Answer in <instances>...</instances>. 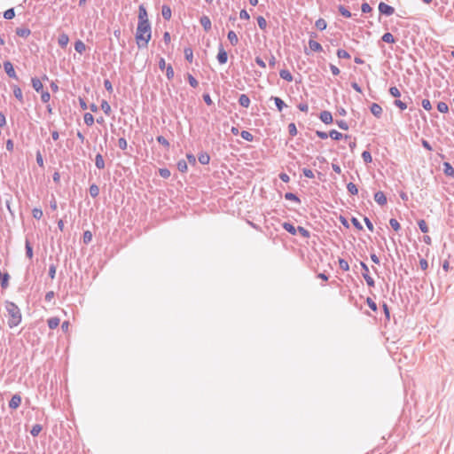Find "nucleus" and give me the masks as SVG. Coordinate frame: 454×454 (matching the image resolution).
<instances>
[{
	"instance_id": "f257e3e1",
	"label": "nucleus",
	"mask_w": 454,
	"mask_h": 454,
	"mask_svg": "<svg viewBox=\"0 0 454 454\" xmlns=\"http://www.w3.org/2000/svg\"><path fill=\"white\" fill-rule=\"evenodd\" d=\"M136 41L139 49L147 47L152 37V28L150 21L138 22L136 31Z\"/></svg>"
},
{
	"instance_id": "f03ea898",
	"label": "nucleus",
	"mask_w": 454,
	"mask_h": 454,
	"mask_svg": "<svg viewBox=\"0 0 454 454\" xmlns=\"http://www.w3.org/2000/svg\"><path fill=\"white\" fill-rule=\"evenodd\" d=\"M5 309L10 317L8 319V326L10 328L18 326L22 319L20 308L14 302L7 301L5 302Z\"/></svg>"
},
{
	"instance_id": "7ed1b4c3",
	"label": "nucleus",
	"mask_w": 454,
	"mask_h": 454,
	"mask_svg": "<svg viewBox=\"0 0 454 454\" xmlns=\"http://www.w3.org/2000/svg\"><path fill=\"white\" fill-rule=\"evenodd\" d=\"M360 265L363 270L362 275H363V278H364V280L366 281V284L370 287H374L375 281L369 274V268H368L367 264L364 262H360Z\"/></svg>"
},
{
	"instance_id": "20e7f679",
	"label": "nucleus",
	"mask_w": 454,
	"mask_h": 454,
	"mask_svg": "<svg viewBox=\"0 0 454 454\" xmlns=\"http://www.w3.org/2000/svg\"><path fill=\"white\" fill-rule=\"evenodd\" d=\"M379 12L380 15L391 16L395 13V8L387 4L384 2L379 4Z\"/></svg>"
},
{
	"instance_id": "39448f33",
	"label": "nucleus",
	"mask_w": 454,
	"mask_h": 454,
	"mask_svg": "<svg viewBox=\"0 0 454 454\" xmlns=\"http://www.w3.org/2000/svg\"><path fill=\"white\" fill-rule=\"evenodd\" d=\"M216 59H217L219 64H221V65L225 64L228 60V54H227L226 51L224 50L222 43L219 44Z\"/></svg>"
},
{
	"instance_id": "423d86ee",
	"label": "nucleus",
	"mask_w": 454,
	"mask_h": 454,
	"mask_svg": "<svg viewBox=\"0 0 454 454\" xmlns=\"http://www.w3.org/2000/svg\"><path fill=\"white\" fill-rule=\"evenodd\" d=\"M4 68L9 77L18 79L13 65L10 61L4 62Z\"/></svg>"
},
{
	"instance_id": "0eeeda50",
	"label": "nucleus",
	"mask_w": 454,
	"mask_h": 454,
	"mask_svg": "<svg viewBox=\"0 0 454 454\" xmlns=\"http://www.w3.org/2000/svg\"><path fill=\"white\" fill-rule=\"evenodd\" d=\"M319 119L321 121H323L325 124H331L333 121V115L331 112L324 110L319 114Z\"/></svg>"
},
{
	"instance_id": "6e6552de",
	"label": "nucleus",
	"mask_w": 454,
	"mask_h": 454,
	"mask_svg": "<svg viewBox=\"0 0 454 454\" xmlns=\"http://www.w3.org/2000/svg\"><path fill=\"white\" fill-rule=\"evenodd\" d=\"M21 403V396L18 394H15L12 396L11 400L9 401V408L15 410L18 407H20Z\"/></svg>"
},
{
	"instance_id": "1a4fd4ad",
	"label": "nucleus",
	"mask_w": 454,
	"mask_h": 454,
	"mask_svg": "<svg viewBox=\"0 0 454 454\" xmlns=\"http://www.w3.org/2000/svg\"><path fill=\"white\" fill-rule=\"evenodd\" d=\"M149 21L147 11L144 4H140L138 8V22Z\"/></svg>"
},
{
	"instance_id": "9d476101",
	"label": "nucleus",
	"mask_w": 454,
	"mask_h": 454,
	"mask_svg": "<svg viewBox=\"0 0 454 454\" xmlns=\"http://www.w3.org/2000/svg\"><path fill=\"white\" fill-rule=\"evenodd\" d=\"M200 23L203 27V28L206 32H208L211 30L212 24H211L210 19L207 16H206V15L201 16L200 19Z\"/></svg>"
},
{
	"instance_id": "9b49d317",
	"label": "nucleus",
	"mask_w": 454,
	"mask_h": 454,
	"mask_svg": "<svg viewBox=\"0 0 454 454\" xmlns=\"http://www.w3.org/2000/svg\"><path fill=\"white\" fill-rule=\"evenodd\" d=\"M374 200L380 206L386 205L387 201L386 195L381 191H379V192H375Z\"/></svg>"
},
{
	"instance_id": "f8f14e48",
	"label": "nucleus",
	"mask_w": 454,
	"mask_h": 454,
	"mask_svg": "<svg viewBox=\"0 0 454 454\" xmlns=\"http://www.w3.org/2000/svg\"><path fill=\"white\" fill-rule=\"evenodd\" d=\"M68 43H69V36H68V35L64 33V32L61 33L59 35V37H58V43H59V45L62 49H64V48H66L67 46Z\"/></svg>"
},
{
	"instance_id": "ddd939ff",
	"label": "nucleus",
	"mask_w": 454,
	"mask_h": 454,
	"mask_svg": "<svg viewBox=\"0 0 454 454\" xmlns=\"http://www.w3.org/2000/svg\"><path fill=\"white\" fill-rule=\"evenodd\" d=\"M371 113L377 118H380L382 115V107L377 104L372 103L370 106Z\"/></svg>"
},
{
	"instance_id": "4468645a",
	"label": "nucleus",
	"mask_w": 454,
	"mask_h": 454,
	"mask_svg": "<svg viewBox=\"0 0 454 454\" xmlns=\"http://www.w3.org/2000/svg\"><path fill=\"white\" fill-rule=\"evenodd\" d=\"M443 173L445 176L450 177H454V168L451 166L450 162H443Z\"/></svg>"
},
{
	"instance_id": "2eb2a0df",
	"label": "nucleus",
	"mask_w": 454,
	"mask_h": 454,
	"mask_svg": "<svg viewBox=\"0 0 454 454\" xmlns=\"http://www.w3.org/2000/svg\"><path fill=\"white\" fill-rule=\"evenodd\" d=\"M309 46L311 51H316V52L323 51L322 45L318 42L315 41L314 39L309 40Z\"/></svg>"
},
{
	"instance_id": "dca6fc26",
	"label": "nucleus",
	"mask_w": 454,
	"mask_h": 454,
	"mask_svg": "<svg viewBox=\"0 0 454 454\" xmlns=\"http://www.w3.org/2000/svg\"><path fill=\"white\" fill-rule=\"evenodd\" d=\"M270 99L274 101L278 111L281 112L285 107H286V103L280 98L272 96Z\"/></svg>"
},
{
	"instance_id": "f3484780",
	"label": "nucleus",
	"mask_w": 454,
	"mask_h": 454,
	"mask_svg": "<svg viewBox=\"0 0 454 454\" xmlns=\"http://www.w3.org/2000/svg\"><path fill=\"white\" fill-rule=\"evenodd\" d=\"M329 137L333 140H340L342 137H345L346 139L350 137V136L348 135L343 136L340 132L337 131L336 129H332L329 132Z\"/></svg>"
},
{
	"instance_id": "a211bd4d",
	"label": "nucleus",
	"mask_w": 454,
	"mask_h": 454,
	"mask_svg": "<svg viewBox=\"0 0 454 454\" xmlns=\"http://www.w3.org/2000/svg\"><path fill=\"white\" fill-rule=\"evenodd\" d=\"M31 83H32V86L34 88V90L37 92L39 91H42L43 89V83L41 82V80L37 77H33L31 79Z\"/></svg>"
},
{
	"instance_id": "6ab92c4d",
	"label": "nucleus",
	"mask_w": 454,
	"mask_h": 454,
	"mask_svg": "<svg viewBox=\"0 0 454 454\" xmlns=\"http://www.w3.org/2000/svg\"><path fill=\"white\" fill-rule=\"evenodd\" d=\"M15 33L18 36L27 38L31 34V31L27 27H17Z\"/></svg>"
},
{
	"instance_id": "aec40b11",
	"label": "nucleus",
	"mask_w": 454,
	"mask_h": 454,
	"mask_svg": "<svg viewBox=\"0 0 454 454\" xmlns=\"http://www.w3.org/2000/svg\"><path fill=\"white\" fill-rule=\"evenodd\" d=\"M282 227L285 231H286L287 232H289L292 235H295L297 233V228H295L294 225L291 223L285 222L282 224Z\"/></svg>"
},
{
	"instance_id": "412c9836",
	"label": "nucleus",
	"mask_w": 454,
	"mask_h": 454,
	"mask_svg": "<svg viewBox=\"0 0 454 454\" xmlns=\"http://www.w3.org/2000/svg\"><path fill=\"white\" fill-rule=\"evenodd\" d=\"M161 14L164 20H169L172 15L171 8L166 4L162 5Z\"/></svg>"
},
{
	"instance_id": "4be33fe9",
	"label": "nucleus",
	"mask_w": 454,
	"mask_h": 454,
	"mask_svg": "<svg viewBox=\"0 0 454 454\" xmlns=\"http://www.w3.org/2000/svg\"><path fill=\"white\" fill-rule=\"evenodd\" d=\"M227 38L232 46H236L239 43V38L236 33L232 30L228 32Z\"/></svg>"
},
{
	"instance_id": "5701e85b",
	"label": "nucleus",
	"mask_w": 454,
	"mask_h": 454,
	"mask_svg": "<svg viewBox=\"0 0 454 454\" xmlns=\"http://www.w3.org/2000/svg\"><path fill=\"white\" fill-rule=\"evenodd\" d=\"M198 160L202 165H207L210 161V156L207 153H200L198 156Z\"/></svg>"
},
{
	"instance_id": "b1692460",
	"label": "nucleus",
	"mask_w": 454,
	"mask_h": 454,
	"mask_svg": "<svg viewBox=\"0 0 454 454\" xmlns=\"http://www.w3.org/2000/svg\"><path fill=\"white\" fill-rule=\"evenodd\" d=\"M239 103L241 106L243 107H248L251 101H250V98L246 94H241L239 98Z\"/></svg>"
},
{
	"instance_id": "393cba45",
	"label": "nucleus",
	"mask_w": 454,
	"mask_h": 454,
	"mask_svg": "<svg viewBox=\"0 0 454 454\" xmlns=\"http://www.w3.org/2000/svg\"><path fill=\"white\" fill-rule=\"evenodd\" d=\"M25 250H26V256L29 259H32L33 255H34L33 247H32V245H31L30 241L28 240V239H26V241H25Z\"/></svg>"
},
{
	"instance_id": "a878e982",
	"label": "nucleus",
	"mask_w": 454,
	"mask_h": 454,
	"mask_svg": "<svg viewBox=\"0 0 454 454\" xmlns=\"http://www.w3.org/2000/svg\"><path fill=\"white\" fill-rule=\"evenodd\" d=\"M13 95L20 102L23 103L22 90L18 85H12Z\"/></svg>"
},
{
	"instance_id": "bb28decb",
	"label": "nucleus",
	"mask_w": 454,
	"mask_h": 454,
	"mask_svg": "<svg viewBox=\"0 0 454 454\" xmlns=\"http://www.w3.org/2000/svg\"><path fill=\"white\" fill-rule=\"evenodd\" d=\"M74 50L82 54L86 50V45L82 40H77L74 43Z\"/></svg>"
},
{
	"instance_id": "cd10ccee",
	"label": "nucleus",
	"mask_w": 454,
	"mask_h": 454,
	"mask_svg": "<svg viewBox=\"0 0 454 454\" xmlns=\"http://www.w3.org/2000/svg\"><path fill=\"white\" fill-rule=\"evenodd\" d=\"M59 317H50L48 320H47V324H48V326L50 329H55L59 326Z\"/></svg>"
},
{
	"instance_id": "c85d7f7f",
	"label": "nucleus",
	"mask_w": 454,
	"mask_h": 454,
	"mask_svg": "<svg viewBox=\"0 0 454 454\" xmlns=\"http://www.w3.org/2000/svg\"><path fill=\"white\" fill-rule=\"evenodd\" d=\"M279 76L285 80V81H287V82H292L293 81V75L292 74L289 72V70L287 69H282L280 70L279 72Z\"/></svg>"
},
{
	"instance_id": "c756f323",
	"label": "nucleus",
	"mask_w": 454,
	"mask_h": 454,
	"mask_svg": "<svg viewBox=\"0 0 454 454\" xmlns=\"http://www.w3.org/2000/svg\"><path fill=\"white\" fill-rule=\"evenodd\" d=\"M95 165L99 169H103L105 168V161L100 153H98L95 157Z\"/></svg>"
},
{
	"instance_id": "7c9ffc66",
	"label": "nucleus",
	"mask_w": 454,
	"mask_h": 454,
	"mask_svg": "<svg viewBox=\"0 0 454 454\" xmlns=\"http://www.w3.org/2000/svg\"><path fill=\"white\" fill-rule=\"evenodd\" d=\"M315 26L318 30L323 31L326 28L327 23L325 20H324L323 18H319L318 20H316Z\"/></svg>"
},
{
	"instance_id": "2f4dec72",
	"label": "nucleus",
	"mask_w": 454,
	"mask_h": 454,
	"mask_svg": "<svg viewBox=\"0 0 454 454\" xmlns=\"http://www.w3.org/2000/svg\"><path fill=\"white\" fill-rule=\"evenodd\" d=\"M89 192L92 198H96L99 194V187L96 184H92L89 188Z\"/></svg>"
},
{
	"instance_id": "473e14b6",
	"label": "nucleus",
	"mask_w": 454,
	"mask_h": 454,
	"mask_svg": "<svg viewBox=\"0 0 454 454\" xmlns=\"http://www.w3.org/2000/svg\"><path fill=\"white\" fill-rule=\"evenodd\" d=\"M381 40L387 43H394L395 42L394 35L389 32L385 33L382 35Z\"/></svg>"
},
{
	"instance_id": "72a5a7b5",
	"label": "nucleus",
	"mask_w": 454,
	"mask_h": 454,
	"mask_svg": "<svg viewBox=\"0 0 454 454\" xmlns=\"http://www.w3.org/2000/svg\"><path fill=\"white\" fill-rule=\"evenodd\" d=\"M184 53L185 59L189 63H192V60H193V51H192V48H190V47L185 48L184 51Z\"/></svg>"
},
{
	"instance_id": "f704fd0d",
	"label": "nucleus",
	"mask_w": 454,
	"mask_h": 454,
	"mask_svg": "<svg viewBox=\"0 0 454 454\" xmlns=\"http://www.w3.org/2000/svg\"><path fill=\"white\" fill-rule=\"evenodd\" d=\"M339 12L345 18H351L352 14L351 12L344 6V5H339L338 6Z\"/></svg>"
},
{
	"instance_id": "c9c22d12",
	"label": "nucleus",
	"mask_w": 454,
	"mask_h": 454,
	"mask_svg": "<svg viewBox=\"0 0 454 454\" xmlns=\"http://www.w3.org/2000/svg\"><path fill=\"white\" fill-rule=\"evenodd\" d=\"M284 197L286 200H292L296 203H301V200L299 199V197L293 192H286Z\"/></svg>"
},
{
	"instance_id": "e433bc0d",
	"label": "nucleus",
	"mask_w": 454,
	"mask_h": 454,
	"mask_svg": "<svg viewBox=\"0 0 454 454\" xmlns=\"http://www.w3.org/2000/svg\"><path fill=\"white\" fill-rule=\"evenodd\" d=\"M42 429L43 427L40 424H35L30 430V434L32 436L35 437L40 434Z\"/></svg>"
},
{
	"instance_id": "4c0bfd02",
	"label": "nucleus",
	"mask_w": 454,
	"mask_h": 454,
	"mask_svg": "<svg viewBox=\"0 0 454 454\" xmlns=\"http://www.w3.org/2000/svg\"><path fill=\"white\" fill-rule=\"evenodd\" d=\"M83 119L87 126H92L94 124V117L90 113H85Z\"/></svg>"
},
{
	"instance_id": "58836bf2",
	"label": "nucleus",
	"mask_w": 454,
	"mask_h": 454,
	"mask_svg": "<svg viewBox=\"0 0 454 454\" xmlns=\"http://www.w3.org/2000/svg\"><path fill=\"white\" fill-rule=\"evenodd\" d=\"M240 137L246 140V141H248V142H252L254 140V136L252 133H250L249 131L247 130H242L240 132Z\"/></svg>"
},
{
	"instance_id": "ea45409f",
	"label": "nucleus",
	"mask_w": 454,
	"mask_h": 454,
	"mask_svg": "<svg viewBox=\"0 0 454 454\" xmlns=\"http://www.w3.org/2000/svg\"><path fill=\"white\" fill-rule=\"evenodd\" d=\"M437 110L440 113L446 114L449 112V106L445 102L441 101V102H438V104H437Z\"/></svg>"
},
{
	"instance_id": "a19ab883",
	"label": "nucleus",
	"mask_w": 454,
	"mask_h": 454,
	"mask_svg": "<svg viewBox=\"0 0 454 454\" xmlns=\"http://www.w3.org/2000/svg\"><path fill=\"white\" fill-rule=\"evenodd\" d=\"M187 80H188V82L189 84L192 87V88H197L199 86V82L196 80V78L191 74H187Z\"/></svg>"
},
{
	"instance_id": "79ce46f5",
	"label": "nucleus",
	"mask_w": 454,
	"mask_h": 454,
	"mask_svg": "<svg viewBox=\"0 0 454 454\" xmlns=\"http://www.w3.org/2000/svg\"><path fill=\"white\" fill-rule=\"evenodd\" d=\"M176 167H177V169L182 173H184L187 171V163L184 160H178Z\"/></svg>"
},
{
	"instance_id": "37998d69",
	"label": "nucleus",
	"mask_w": 454,
	"mask_h": 454,
	"mask_svg": "<svg viewBox=\"0 0 454 454\" xmlns=\"http://www.w3.org/2000/svg\"><path fill=\"white\" fill-rule=\"evenodd\" d=\"M101 109L106 115H109L111 113V106L106 100L101 102Z\"/></svg>"
},
{
	"instance_id": "c03bdc74",
	"label": "nucleus",
	"mask_w": 454,
	"mask_h": 454,
	"mask_svg": "<svg viewBox=\"0 0 454 454\" xmlns=\"http://www.w3.org/2000/svg\"><path fill=\"white\" fill-rule=\"evenodd\" d=\"M418 225H419V230L423 232V233H427L428 232V226L426 223V221L424 219H420L418 221Z\"/></svg>"
},
{
	"instance_id": "a18cd8bd",
	"label": "nucleus",
	"mask_w": 454,
	"mask_h": 454,
	"mask_svg": "<svg viewBox=\"0 0 454 454\" xmlns=\"http://www.w3.org/2000/svg\"><path fill=\"white\" fill-rule=\"evenodd\" d=\"M347 189H348V192L352 195H356L358 193V189H357L356 185L353 183H348L347 184Z\"/></svg>"
},
{
	"instance_id": "49530a36",
	"label": "nucleus",
	"mask_w": 454,
	"mask_h": 454,
	"mask_svg": "<svg viewBox=\"0 0 454 454\" xmlns=\"http://www.w3.org/2000/svg\"><path fill=\"white\" fill-rule=\"evenodd\" d=\"M32 215L35 219L40 220L43 215V210L41 208L35 207L32 210Z\"/></svg>"
},
{
	"instance_id": "de8ad7c7",
	"label": "nucleus",
	"mask_w": 454,
	"mask_h": 454,
	"mask_svg": "<svg viewBox=\"0 0 454 454\" xmlns=\"http://www.w3.org/2000/svg\"><path fill=\"white\" fill-rule=\"evenodd\" d=\"M361 156L365 163H371L372 161V154L369 151H364Z\"/></svg>"
},
{
	"instance_id": "09e8293b",
	"label": "nucleus",
	"mask_w": 454,
	"mask_h": 454,
	"mask_svg": "<svg viewBox=\"0 0 454 454\" xmlns=\"http://www.w3.org/2000/svg\"><path fill=\"white\" fill-rule=\"evenodd\" d=\"M256 20H257V24H258L259 27L262 30H265L267 27L266 20L262 16H258Z\"/></svg>"
},
{
	"instance_id": "8fccbe9b",
	"label": "nucleus",
	"mask_w": 454,
	"mask_h": 454,
	"mask_svg": "<svg viewBox=\"0 0 454 454\" xmlns=\"http://www.w3.org/2000/svg\"><path fill=\"white\" fill-rule=\"evenodd\" d=\"M156 140L159 144H160L161 145H163L165 148L168 149L169 148V142L163 137V136H158L156 137Z\"/></svg>"
},
{
	"instance_id": "3c124183",
	"label": "nucleus",
	"mask_w": 454,
	"mask_h": 454,
	"mask_svg": "<svg viewBox=\"0 0 454 454\" xmlns=\"http://www.w3.org/2000/svg\"><path fill=\"white\" fill-rule=\"evenodd\" d=\"M336 55L339 59H349L350 58L349 53L347 51L342 50V49H338Z\"/></svg>"
},
{
	"instance_id": "603ef678",
	"label": "nucleus",
	"mask_w": 454,
	"mask_h": 454,
	"mask_svg": "<svg viewBox=\"0 0 454 454\" xmlns=\"http://www.w3.org/2000/svg\"><path fill=\"white\" fill-rule=\"evenodd\" d=\"M15 17V12L13 8H10L4 12V18L5 20H12Z\"/></svg>"
},
{
	"instance_id": "864d4df0",
	"label": "nucleus",
	"mask_w": 454,
	"mask_h": 454,
	"mask_svg": "<svg viewBox=\"0 0 454 454\" xmlns=\"http://www.w3.org/2000/svg\"><path fill=\"white\" fill-rule=\"evenodd\" d=\"M297 232H299L303 238L308 239L310 237V232L302 226L297 227Z\"/></svg>"
},
{
	"instance_id": "5fc2aeb1",
	"label": "nucleus",
	"mask_w": 454,
	"mask_h": 454,
	"mask_svg": "<svg viewBox=\"0 0 454 454\" xmlns=\"http://www.w3.org/2000/svg\"><path fill=\"white\" fill-rule=\"evenodd\" d=\"M339 266L344 271H348L349 270L348 262L345 259H339Z\"/></svg>"
},
{
	"instance_id": "6e6d98bb",
	"label": "nucleus",
	"mask_w": 454,
	"mask_h": 454,
	"mask_svg": "<svg viewBox=\"0 0 454 454\" xmlns=\"http://www.w3.org/2000/svg\"><path fill=\"white\" fill-rule=\"evenodd\" d=\"M389 224L390 226L395 231H398L400 229H401V225L400 223H398V221L395 218H391L389 220Z\"/></svg>"
},
{
	"instance_id": "4d7b16f0",
	"label": "nucleus",
	"mask_w": 454,
	"mask_h": 454,
	"mask_svg": "<svg viewBox=\"0 0 454 454\" xmlns=\"http://www.w3.org/2000/svg\"><path fill=\"white\" fill-rule=\"evenodd\" d=\"M159 174H160V176L162 178H165V179L168 178V177L170 176V175H171L170 170H169V169H168V168H160V169H159Z\"/></svg>"
},
{
	"instance_id": "13d9d810",
	"label": "nucleus",
	"mask_w": 454,
	"mask_h": 454,
	"mask_svg": "<svg viewBox=\"0 0 454 454\" xmlns=\"http://www.w3.org/2000/svg\"><path fill=\"white\" fill-rule=\"evenodd\" d=\"M389 93L392 97L394 98H399L401 97V92L400 90H398V88H396L395 86H393V87H390L389 88Z\"/></svg>"
},
{
	"instance_id": "bf43d9fd",
	"label": "nucleus",
	"mask_w": 454,
	"mask_h": 454,
	"mask_svg": "<svg viewBox=\"0 0 454 454\" xmlns=\"http://www.w3.org/2000/svg\"><path fill=\"white\" fill-rule=\"evenodd\" d=\"M288 132L290 136L294 137L297 135V128L294 122L288 124Z\"/></svg>"
},
{
	"instance_id": "052dcab7",
	"label": "nucleus",
	"mask_w": 454,
	"mask_h": 454,
	"mask_svg": "<svg viewBox=\"0 0 454 454\" xmlns=\"http://www.w3.org/2000/svg\"><path fill=\"white\" fill-rule=\"evenodd\" d=\"M174 74H175V73H174V69H173L172 66H171V65H168V66L166 67V76H167V78H168V80H171V79H173Z\"/></svg>"
},
{
	"instance_id": "680f3d73",
	"label": "nucleus",
	"mask_w": 454,
	"mask_h": 454,
	"mask_svg": "<svg viewBox=\"0 0 454 454\" xmlns=\"http://www.w3.org/2000/svg\"><path fill=\"white\" fill-rule=\"evenodd\" d=\"M56 270H57V266L55 264H51L50 267H49V272H48V275L49 277L51 278V279H54L55 278V276H56Z\"/></svg>"
},
{
	"instance_id": "e2e57ef3",
	"label": "nucleus",
	"mask_w": 454,
	"mask_h": 454,
	"mask_svg": "<svg viewBox=\"0 0 454 454\" xmlns=\"http://www.w3.org/2000/svg\"><path fill=\"white\" fill-rule=\"evenodd\" d=\"M41 100L43 102V103H47L49 102L50 98H51V95L50 93L47 91V90H42L41 91Z\"/></svg>"
},
{
	"instance_id": "0e129e2a",
	"label": "nucleus",
	"mask_w": 454,
	"mask_h": 454,
	"mask_svg": "<svg viewBox=\"0 0 454 454\" xmlns=\"http://www.w3.org/2000/svg\"><path fill=\"white\" fill-rule=\"evenodd\" d=\"M394 105L399 107L401 110H405L407 108V104L397 98L394 101Z\"/></svg>"
},
{
	"instance_id": "69168bd1",
	"label": "nucleus",
	"mask_w": 454,
	"mask_h": 454,
	"mask_svg": "<svg viewBox=\"0 0 454 454\" xmlns=\"http://www.w3.org/2000/svg\"><path fill=\"white\" fill-rule=\"evenodd\" d=\"M366 303H367V305L369 306V308H370L372 310H373V311H376V310H377V309H378V308H377V304H376V302H375L372 298L368 297V298L366 299Z\"/></svg>"
},
{
	"instance_id": "338daca9",
	"label": "nucleus",
	"mask_w": 454,
	"mask_h": 454,
	"mask_svg": "<svg viewBox=\"0 0 454 454\" xmlns=\"http://www.w3.org/2000/svg\"><path fill=\"white\" fill-rule=\"evenodd\" d=\"M336 124L340 129H341L343 130L348 129V125L347 121H345L344 120H337Z\"/></svg>"
},
{
	"instance_id": "774afa93",
	"label": "nucleus",
	"mask_w": 454,
	"mask_h": 454,
	"mask_svg": "<svg viewBox=\"0 0 454 454\" xmlns=\"http://www.w3.org/2000/svg\"><path fill=\"white\" fill-rule=\"evenodd\" d=\"M118 146L121 149V150H126L127 147H128V143H127V140L124 138V137H120L118 139Z\"/></svg>"
}]
</instances>
